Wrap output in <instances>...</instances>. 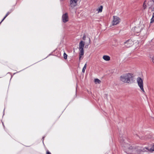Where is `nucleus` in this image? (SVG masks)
Instances as JSON below:
<instances>
[{
  "label": "nucleus",
  "mask_w": 154,
  "mask_h": 154,
  "mask_svg": "<svg viewBox=\"0 0 154 154\" xmlns=\"http://www.w3.org/2000/svg\"><path fill=\"white\" fill-rule=\"evenodd\" d=\"M64 58L65 59H66L67 58V55L66 54L64 53L63 54Z\"/></svg>",
  "instance_id": "nucleus-18"
},
{
  "label": "nucleus",
  "mask_w": 154,
  "mask_h": 154,
  "mask_svg": "<svg viewBox=\"0 0 154 154\" xmlns=\"http://www.w3.org/2000/svg\"><path fill=\"white\" fill-rule=\"evenodd\" d=\"M103 6L101 5L99 8H97V10L98 11V13L101 12L102 11Z\"/></svg>",
  "instance_id": "nucleus-11"
},
{
  "label": "nucleus",
  "mask_w": 154,
  "mask_h": 154,
  "mask_svg": "<svg viewBox=\"0 0 154 154\" xmlns=\"http://www.w3.org/2000/svg\"><path fill=\"white\" fill-rule=\"evenodd\" d=\"M1 23H0V24H1Z\"/></svg>",
  "instance_id": "nucleus-29"
},
{
  "label": "nucleus",
  "mask_w": 154,
  "mask_h": 154,
  "mask_svg": "<svg viewBox=\"0 0 154 154\" xmlns=\"http://www.w3.org/2000/svg\"><path fill=\"white\" fill-rule=\"evenodd\" d=\"M10 14V12H8L7 14H6L5 16L4 17V18H3V19L2 20V21L0 23H1L6 18V17Z\"/></svg>",
  "instance_id": "nucleus-17"
},
{
  "label": "nucleus",
  "mask_w": 154,
  "mask_h": 154,
  "mask_svg": "<svg viewBox=\"0 0 154 154\" xmlns=\"http://www.w3.org/2000/svg\"><path fill=\"white\" fill-rule=\"evenodd\" d=\"M83 55H81L80 54H79V60H81L82 59V56H83Z\"/></svg>",
  "instance_id": "nucleus-22"
},
{
  "label": "nucleus",
  "mask_w": 154,
  "mask_h": 154,
  "mask_svg": "<svg viewBox=\"0 0 154 154\" xmlns=\"http://www.w3.org/2000/svg\"><path fill=\"white\" fill-rule=\"evenodd\" d=\"M134 44V42L131 39H129L124 42L125 45L129 48L132 46Z\"/></svg>",
  "instance_id": "nucleus-5"
},
{
  "label": "nucleus",
  "mask_w": 154,
  "mask_h": 154,
  "mask_svg": "<svg viewBox=\"0 0 154 154\" xmlns=\"http://www.w3.org/2000/svg\"><path fill=\"white\" fill-rule=\"evenodd\" d=\"M132 77V74L130 73H127L121 75L120 78V80L124 83H129L130 82V79Z\"/></svg>",
  "instance_id": "nucleus-1"
},
{
  "label": "nucleus",
  "mask_w": 154,
  "mask_h": 154,
  "mask_svg": "<svg viewBox=\"0 0 154 154\" xmlns=\"http://www.w3.org/2000/svg\"><path fill=\"white\" fill-rule=\"evenodd\" d=\"M143 25H140L138 26L135 27L132 29V31L135 33V34L140 32L142 29Z\"/></svg>",
  "instance_id": "nucleus-3"
},
{
  "label": "nucleus",
  "mask_w": 154,
  "mask_h": 154,
  "mask_svg": "<svg viewBox=\"0 0 154 154\" xmlns=\"http://www.w3.org/2000/svg\"><path fill=\"white\" fill-rule=\"evenodd\" d=\"M87 67V64L85 63V65L84 67H83V68L82 70V72L83 73H84L85 70V69H86Z\"/></svg>",
  "instance_id": "nucleus-15"
},
{
  "label": "nucleus",
  "mask_w": 154,
  "mask_h": 154,
  "mask_svg": "<svg viewBox=\"0 0 154 154\" xmlns=\"http://www.w3.org/2000/svg\"><path fill=\"white\" fill-rule=\"evenodd\" d=\"M45 137H43V138H42V139H43V140H44V138Z\"/></svg>",
  "instance_id": "nucleus-26"
},
{
  "label": "nucleus",
  "mask_w": 154,
  "mask_h": 154,
  "mask_svg": "<svg viewBox=\"0 0 154 154\" xmlns=\"http://www.w3.org/2000/svg\"><path fill=\"white\" fill-rule=\"evenodd\" d=\"M62 20L63 22L66 23L68 20V17L67 13H66L62 16Z\"/></svg>",
  "instance_id": "nucleus-8"
},
{
  "label": "nucleus",
  "mask_w": 154,
  "mask_h": 154,
  "mask_svg": "<svg viewBox=\"0 0 154 154\" xmlns=\"http://www.w3.org/2000/svg\"><path fill=\"white\" fill-rule=\"evenodd\" d=\"M149 3H150V2H148V4L149 5V4H149Z\"/></svg>",
  "instance_id": "nucleus-27"
},
{
  "label": "nucleus",
  "mask_w": 154,
  "mask_h": 154,
  "mask_svg": "<svg viewBox=\"0 0 154 154\" xmlns=\"http://www.w3.org/2000/svg\"><path fill=\"white\" fill-rule=\"evenodd\" d=\"M84 45V42L82 41H81L79 44V49H83Z\"/></svg>",
  "instance_id": "nucleus-9"
},
{
  "label": "nucleus",
  "mask_w": 154,
  "mask_h": 154,
  "mask_svg": "<svg viewBox=\"0 0 154 154\" xmlns=\"http://www.w3.org/2000/svg\"><path fill=\"white\" fill-rule=\"evenodd\" d=\"M80 53L79 54H81V55H83L84 54V51L83 49H79Z\"/></svg>",
  "instance_id": "nucleus-14"
},
{
  "label": "nucleus",
  "mask_w": 154,
  "mask_h": 154,
  "mask_svg": "<svg viewBox=\"0 0 154 154\" xmlns=\"http://www.w3.org/2000/svg\"><path fill=\"white\" fill-rule=\"evenodd\" d=\"M146 3H147L146 1H145L144 2V3L143 4V8L144 9H145L146 8Z\"/></svg>",
  "instance_id": "nucleus-12"
},
{
  "label": "nucleus",
  "mask_w": 154,
  "mask_h": 154,
  "mask_svg": "<svg viewBox=\"0 0 154 154\" xmlns=\"http://www.w3.org/2000/svg\"><path fill=\"white\" fill-rule=\"evenodd\" d=\"M89 43H90V42H91V40H90V38H89Z\"/></svg>",
  "instance_id": "nucleus-25"
},
{
  "label": "nucleus",
  "mask_w": 154,
  "mask_h": 154,
  "mask_svg": "<svg viewBox=\"0 0 154 154\" xmlns=\"http://www.w3.org/2000/svg\"><path fill=\"white\" fill-rule=\"evenodd\" d=\"M120 19L117 16H113V20L112 22V24L113 25H116L120 22Z\"/></svg>",
  "instance_id": "nucleus-4"
},
{
  "label": "nucleus",
  "mask_w": 154,
  "mask_h": 154,
  "mask_svg": "<svg viewBox=\"0 0 154 154\" xmlns=\"http://www.w3.org/2000/svg\"><path fill=\"white\" fill-rule=\"evenodd\" d=\"M86 38V36L85 35H84L82 37V39L83 40H85Z\"/></svg>",
  "instance_id": "nucleus-19"
},
{
  "label": "nucleus",
  "mask_w": 154,
  "mask_h": 154,
  "mask_svg": "<svg viewBox=\"0 0 154 154\" xmlns=\"http://www.w3.org/2000/svg\"><path fill=\"white\" fill-rule=\"evenodd\" d=\"M1 23H0V24H1Z\"/></svg>",
  "instance_id": "nucleus-28"
},
{
  "label": "nucleus",
  "mask_w": 154,
  "mask_h": 154,
  "mask_svg": "<svg viewBox=\"0 0 154 154\" xmlns=\"http://www.w3.org/2000/svg\"><path fill=\"white\" fill-rule=\"evenodd\" d=\"M143 151V152L149 151L150 152H152L153 151H154V144L151 148L146 147L145 148H144Z\"/></svg>",
  "instance_id": "nucleus-7"
},
{
  "label": "nucleus",
  "mask_w": 154,
  "mask_h": 154,
  "mask_svg": "<svg viewBox=\"0 0 154 154\" xmlns=\"http://www.w3.org/2000/svg\"><path fill=\"white\" fill-rule=\"evenodd\" d=\"M94 82L96 83H100L101 81L98 79H94Z\"/></svg>",
  "instance_id": "nucleus-16"
},
{
  "label": "nucleus",
  "mask_w": 154,
  "mask_h": 154,
  "mask_svg": "<svg viewBox=\"0 0 154 154\" xmlns=\"http://www.w3.org/2000/svg\"><path fill=\"white\" fill-rule=\"evenodd\" d=\"M152 62L153 63V64H154V56L152 58Z\"/></svg>",
  "instance_id": "nucleus-21"
},
{
  "label": "nucleus",
  "mask_w": 154,
  "mask_h": 154,
  "mask_svg": "<svg viewBox=\"0 0 154 154\" xmlns=\"http://www.w3.org/2000/svg\"><path fill=\"white\" fill-rule=\"evenodd\" d=\"M154 22V12L153 13L152 17L151 19L150 23H152Z\"/></svg>",
  "instance_id": "nucleus-13"
},
{
  "label": "nucleus",
  "mask_w": 154,
  "mask_h": 154,
  "mask_svg": "<svg viewBox=\"0 0 154 154\" xmlns=\"http://www.w3.org/2000/svg\"><path fill=\"white\" fill-rule=\"evenodd\" d=\"M136 81L141 91L143 94H145V92L143 88V80L140 77H138L136 79Z\"/></svg>",
  "instance_id": "nucleus-2"
},
{
  "label": "nucleus",
  "mask_w": 154,
  "mask_h": 154,
  "mask_svg": "<svg viewBox=\"0 0 154 154\" xmlns=\"http://www.w3.org/2000/svg\"><path fill=\"white\" fill-rule=\"evenodd\" d=\"M152 1L153 3H154V0H151L150 2Z\"/></svg>",
  "instance_id": "nucleus-24"
},
{
  "label": "nucleus",
  "mask_w": 154,
  "mask_h": 154,
  "mask_svg": "<svg viewBox=\"0 0 154 154\" xmlns=\"http://www.w3.org/2000/svg\"><path fill=\"white\" fill-rule=\"evenodd\" d=\"M149 8H150L152 9V11H154V7H149Z\"/></svg>",
  "instance_id": "nucleus-20"
},
{
  "label": "nucleus",
  "mask_w": 154,
  "mask_h": 154,
  "mask_svg": "<svg viewBox=\"0 0 154 154\" xmlns=\"http://www.w3.org/2000/svg\"><path fill=\"white\" fill-rule=\"evenodd\" d=\"M78 0H71L70 1V6L72 9L77 5V2Z\"/></svg>",
  "instance_id": "nucleus-6"
},
{
  "label": "nucleus",
  "mask_w": 154,
  "mask_h": 154,
  "mask_svg": "<svg viewBox=\"0 0 154 154\" xmlns=\"http://www.w3.org/2000/svg\"><path fill=\"white\" fill-rule=\"evenodd\" d=\"M46 154H51L50 152L48 151H47Z\"/></svg>",
  "instance_id": "nucleus-23"
},
{
  "label": "nucleus",
  "mask_w": 154,
  "mask_h": 154,
  "mask_svg": "<svg viewBox=\"0 0 154 154\" xmlns=\"http://www.w3.org/2000/svg\"><path fill=\"white\" fill-rule=\"evenodd\" d=\"M103 59L105 61H109L110 59V57L108 55H104L103 57Z\"/></svg>",
  "instance_id": "nucleus-10"
}]
</instances>
